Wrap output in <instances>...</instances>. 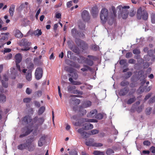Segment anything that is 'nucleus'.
Returning <instances> with one entry per match:
<instances>
[{"mask_svg": "<svg viewBox=\"0 0 155 155\" xmlns=\"http://www.w3.org/2000/svg\"><path fill=\"white\" fill-rule=\"evenodd\" d=\"M15 6L14 5H12L10 6L9 11V13L11 16H13L15 11Z\"/></svg>", "mask_w": 155, "mask_h": 155, "instance_id": "nucleus-27", "label": "nucleus"}, {"mask_svg": "<svg viewBox=\"0 0 155 155\" xmlns=\"http://www.w3.org/2000/svg\"><path fill=\"white\" fill-rule=\"evenodd\" d=\"M69 76H71L74 79L76 80L78 78V75L76 72H74L72 74H68Z\"/></svg>", "mask_w": 155, "mask_h": 155, "instance_id": "nucleus-39", "label": "nucleus"}, {"mask_svg": "<svg viewBox=\"0 0 155 155\" xmlns=\"http://www.w3.org/2000/svg\"><path fill=\"white\" fill-rule=\"evenodd\" d=\"M132 74V73L131 71H128L124 74V78L125 79H127L130 77Z\"/></svg>", "mask_w": 155, "mask_h": 155, "instance_id": "nucleus-32", "label": "nucleus"}, {"mask_svg": "<svg viewBox=\"0 0 155 155\" xmlns=\"http://www.w3.org/2000/svg\"><path fill=\"white\" fill-rule=\"evenodd\" d=\"M28 146L27 145V143H21L19 144L18 146V148L19 150H23L25 149L26 147Z\"/></svg>", "mask_w": 155, "mask_h": 155, "instance_id": "nucleus-24", "label": "nucleus"}, {"mask_svg": "<svg viewBox=\"0 0 155 155\" xmlns=\"http://www.w3.org/2000/svg\"><path fill=\"white\" fill-rule=\"evenodd\" d=\"M83 67H84V68L81 69V70L83 72L87 71L88 70L90 71L91 70V68L87 65L84 64L83 65Z\"/></svg>", "mask_w": 155, "mask_h": 155, "instance_id": "nucleus-28", "label": "nucleus"}, {"mask_svg": "<svg viewBox=\"0 0 155 155\" xmlns=\"http://www.w3.org/2000/svg\"><path fill=\"white\" fill-rule=\"evenodd\" d=\"M99 47L98 46L96 45H92V49L93 50L96 51L97 50Z\"/></svg>", "mask_w": 155, "mask_h": 155, "instance_id": "nucleus-56", "label": "nucleus"}, {"mask_svg": "<svg viewBox=\"0 0 155 155\" xmlns=\"http://www.w3.org/2000/svg\"><path fill=\"white\" fill-rule=\"evenodd\" d=\"M143 144L144 145L149 146L150 144V142L148 140H145L143 142Z\"/></svg>", "mask_w": 155, "mask_h": 155, "instance_id": "nucleus-62", "label": "nucleus"}, {"mask_svg": "<svg viewBox=\"0 0 155 155\" xmlns=\"http://www.w3.org/2000/svg\"><path fill=\"white\" fill-rule=\"evenodd\" d=\"M71 49L75 53L79 54L80 53V50L76 45L73 46L71 48Z\"/></svg>", "mask_w": 155, "mask_h": 155, "instance_id": "nucleus-22", "label": "nucleus"}, {"mask_svg": "<svg viewBox=\"0 0 155 155\" xmlns=\"http://www.w3.org/2000/svg\"><path fill=\"white\" fill-rule=\"evenodd\" d=\"M137 17L139 20H140L142 18L144 21L147 20L148 18L147 12L144 10L142 11L141 8H139L137 12Z\"/></svg>", "mask_w": 155, "mask_h": 155, "instance_id": "nucleus-1", "label": "nucleus"}, {"mask_svg": "<svg viewBox=\"0 0 155 155\" xmlns=\"http://www.w3.org/2000/svg\"><path fill=\"white\" fill-rule=\"evenodd\" d=\"M136 13V11L131 10L129 13V16L131 17H133L135 15Z\"/></svg>", "mask_w": 155, "mask_h": 155, "instance_id": "nucleus-55", "label": "nucleus"}, {"mask_svg": "<svg viewBox=\"0 0 155 155\" xmlns=\"http://www.w3.org/2000/svg\"><path fill=\"white\" fill-rule=\"evenodd\" d=\"M67 61L68 62H70V64L68 63L67 62V64L71 66L76 68H79L80 67V65L75 62H73L69 60H68Z\"/></svg>", "mask_w": 155, "mask_h": 155, "instance_id": "nucleus-16", "label": "nucleus"}, {"mask_svg": "<svg viewBox=\"0 0 155 155\" xmlns=\"http://www.w3.org/2000/svg\"><path fill=\"white\" fill-rule=\"evenodd\" d=\"M114 153V150L111 149L109 148L106 151V153L107 155H112Z\"/></svg>", "mask_w": 155, "mask_h": 155, "instance_id": "nucleus-41", "label": "nucleus"}, {"mask_svg": "<svg viewBox=\"0 0 155 155\" xmlns=\"http://www.w3.org/2000/svg\"><path fill=\"white\" fill-rule=\"evenodd\" d=\"M132 56V54L131 52H129L127 53L126 54V57L127 58H129L130 57H131Z\"/></svg>", "mask_w": 155, "mask_h": 155, "instance_id": "nucleus-63", "label": "nucleus"}, {"mask_svg": "<svg viewBox=\"0 0 155 155\" xmlns=\"http://www.w3.org/2000/svg\"><path fill=\"white\" fill-rule=\"evenodd\" d=\"M72 93L74 94H78L80 95H82L83 93L82 91H80L78 90H74V91L72 92Z\"/></svg>", "mask_w": 155, "mask_h": 155, "instance_id": "nucleus-50", "label": "nucleus"}, {"mask_svg": "<svg viewBox=\"0 0 155 155\" xmlns=\"http://www.w3.org/2000/svg\"><path fill=\"white\" fill-rule=\"evenodd\" d=\"M129 84V83L128 81H121L120 85L121 86L125 87L128 86Z\"/></svg>", "mask_w": 155, "mask_h": 155, "instance_id": "nucleus-36", "label": "nucleus"}, {"mask_svg": "<svg viewBox=\"0 0 155 155\" xmlns=\"http://www.w3.org/2000/svg\"><path fill=\"white\" fill-rule=\"evenodd\" d=\"M99 132V130L96 129H93L90 131V135H94L97 134Z\"/></svg>", "mask_w": 155, "mask_h": 155, "instance_id": "nucleus-43", "label": "nucleus"}, {"mask_svg": "<svg viewBox=\"0 0 155 155\" xmlns=\"http://www.w3.org/2000/svg\"><path fill=\"white\" fill-rule=\"evenodd\" d=\"M22 120L26 124H28L31 122L32 119L31 116L27 115L23 118Z\"/></svg>", "mask_w": 155, "mask_h": 155, "instance_id": "nucleus-14", "label": "nucleus"}, {"mask_svg": "<svg viewBox=\"0 0 155 155\" xmlns=\"http://www.w3.org/2000/svg\"><path fill=\"white\" fill-rule=\"evenodd\" d=\"M151 21L152 23H155V14L152 13L151 15Z\"/></svg>", "mask_w": 155, "mask_h": 155, "instance_id": "nucleus-46", "label": "nucleus"}, {"mask_svg": "<svg viewBox=\"0 0 155 155\" xmlns=\"http://www.w3.org/2000/svg\"><path fill=\"white\" fill-rule=\"evenodd\" d=\"M67 88L68 91L72 93V92L75 89L76 87L74 86L69 85L68 87Z\"/></svg>", "mask_w": 155, "mask_h": 155, "instance_id": "nucleus-29", "label": "nucleus"}, {"mask_svg": "<svg viewBox=\"0 0 155 155\" xmlns=\"http://www.w3.org/2000/svg\"><path fill=\"white\" fill-rule=\"evenodd\" d=\"M43 75V70L41 68H38L36 69L35 72V76L37 80L40 79Z\"/></svg>", "mask_w": 155, "mask_h": 155, "instance_id": "nucleus-9", "label": "nucleus"}, {"mask_svg": "<svg viewBox=\"0 0 155 155\" xmlns=\"http://www.w3.org/2000/svg\"><path fill=\"white\" fill-rule=\"evenodd\" d=\"M87 57L89 59L86 58L85 63L88 66H92L94 64L93 60H95L97 59L96 57L91 55H88Z\"/></svg>", "mask_w": 155, "mask_h": 155, "instance_id": "nucleus-6", "label": "nucleus"}, {"mask_svg": "<svg viewBox=\"0 0 155 155\" xmlns=\"http://www.w3.org/2000/svg\"><path fill=\"white\" fill-rule=\"evenodd\" d=\"M27 69H23L22 70V72L25 74V78L26 80L28 81H31L32 80V71L31 70H28L27 71Z\"/></svg>", "mask_w": 155, "mask_h": 155, "instance_id": "nucleus-7", "label": "nucleus"}, {"mask_svg": "<svg viewBox=\"0 0 155 155\" xmlns=\"http://www.w3.org/2000/svg\"><path fill=\"white\" fill-rule=\"evenodd\" d=\"M42 33L41 31V30L39 29H38L36 30H35L33 32V34L34 35L37 36H39L41 35Z\"/></svg>", "mask_w": 155, "mask_h": 155, "instance_id": "nucleus-34", "label": "nucleus"}, {"mask_svg": "<svg viewBox=\"0 0 155 155\" xmlns=\"http://www.w3.org/2000/svg\"><path fill=\"white\" fill-rule=\"evenodd\" d=\"M155 101V97H153L150 98L148 102L149 104L152 103Z\"/></svg>", "mask_w": 155, "mask_h": 155, "instance_id": "nucleus-64", "label": "nucleus"}, {"mask_svg": "<svg viewBox=\"0 0 155 155\" xmlns=\"http://www.w3.org/2000/svg\"><path fill=\"white\" fill-rule=\"evenodd\" d=\"M11 70L12 74H13V76L12 77V78L15 79V78L16 74H17V73L15 72V68L13 67L11 68Z\"/></svg>", "mask_w": 155, "mask_h": 155, "instance_id": "nucleus-37", "label": "nucleus"}, {"mask_svg": "<svg viewBox=\"0 0 155 155\" xmlns=\"http://www.w3.org/2000/svg\"><path fill=\"white\" fill-rule=\"evenodd\" d=\"M79 111L80 113H81L80 115H81L82 116L85 114L87 113V111L86 110L82 108L81 107H79Z\"/></svg>", "mask_w": 155, "mask_h": 155, "instance_id": "nucleus-33", "label": "nucleus"}, {"mask_svg": "<svg viewBox=\"0 0 155 155\" xmlns=\"http://www.w3.org/2000/svg\"><path fill=\"white\" fill-rule=\"evenodd\" d=\"M133 52L134 54H140V51L139 49L135 48L134 49L133 51Z\"/></svg>", "mask_w": 155, "mask_h": 155, "instance_id": "nucleus-47", "label": "nucleus"}, {"mask_svg": "<svg viewBox=\"0 0 155 155\" xmlns=\"http://www.w3.org/2000/svg\"><path fill=\"white\" fill-rule=\"evenodd\" d=\"M97 113V111L96 109L92 110L90 113L88 114L87 116L92 118H95L96 114Z\"/></svg>", "mask_w": 155, "mask_h": 155, "instance_id": "nucleus-15", "label": "nucleus"}, {"mask_svg": "<svg viewBox=\"0 0 155 155\" xmlns=\"http://www.w3.org/2000/svg\"><path fill=\"white\" fill-rule=\"evenodd\" d=\"M104 117L103 114L102 113H98L96 114L95 118L98 120L102 119Z\"/></svg>", "mask_w": 155, "mask_h": 155, "instance_id": "nucleus-38", "label": "nucleus"}, {"mask_svg": "<svg viewBox=\"0 0 155 155\" xmlns=\"http://www.w3.org/2000/svg\"><path fill=\"white\" fill-rule=\"evenodd\" d=\"M119 9L121 12V17L123 19H126L128 16V11L127 9L130 8L129 6H123L121 5H119L117 7Z\"/></svg>", "mask_w": 155, "mask_h": 155, "instance_id": "nucleus-3", "label": "nucleus"}, {"mask_svg": "<svg viewBox=\"0 0 155 155\" xmlns=\"http://www.w3.org/2000/svg\"><path fill=\"white\" fill-rule=\"evenodd\" d=\"M45 140V136H42L39 139L38 145L39 147H41L43 145V143L44 142Z\"/></svg>", "mask_w": 155, "mask_h": 155, "instance_id": "nucleus-20", "label": "nucleus"}, {"mask_svg": "<svg viewBox=\"0 0 155 155\" xmlns=\"http://www.w3.org/2000/svg\"><path fill=\"white\" fill-rule=\"evenodd\" d=\"M32 131V130L29 128L28 126L25 127L23 128L21 130L22 132H25V133L20 135L19 137L20 138H22L25 137L29 134Z\"/></svg>", "mask_w": 155, "mask_h": 155, "instance_id": "nucleus-8", "label": "nucleus"}, {"mask_svg": "<svg viewBox=\"0 0 155 155\" xmlns=\"http://www.w3.org/2000/svg\"><path fill=\"white\" fill-rule=\"evenodd\" d=\"M129 89L127 87L120 89L119 92L120 95L124 96L126 95L129 92Z\"/></svg>", "mask_w": 155, "mask_h": 155, "instance_id": "nucleus-12", "label": "nucleus"}, {"mask_svg": "<svg viewBox=\"0 0 155 155\" xmlns=\"http://www.w3.org/2000/svg\"><path fill=\"white\" fill-rule=\"evenodd\" d=\"M78 31L75 28H73L71 30V33L72 36L74 37H77Z\"/></svg>", "mask_w": 155, "mask_h": 155, "instance_id": "nucleus-26", "label": "nucleus"}, {"mask_svg": "<svg viewBox=\"0 0 155 155\" xmlns=\"http://www.w3.org/2000/svg\"><path fill=\"white\" fill-rule=\"evenodd\" d=\"M33 138H30L27 140L26 143H27V148L29 152H31L34 151L35 147V145L33 143L32 144V142L33 141Z\"/></svg>", "mask_w": 155, "mask_h": 155, "instance_id": "nucleus-5", "label": "nucleus"}, {"mask_svg": "<svg viewBox=\"0 0 155 155\" xmlns=\"http://www.w3.org/2000/svg\"><path fill=\"white\" fill-rule=\"evenodd\" d=\"M85 121L87 122H97V120H96L95 119H85Z\"/></svg>", "mask_w": 155, "mask_h": 155, "instance_id": "nucleus-53", "label": "nucleus"}, {"mask_svg": "<svg viewBox=\"0 0 155 155\" xmlns=\"http://www.w3.org/2000/svg\"><path fill=\"white\" fill-rule=\"evenodd\" d=\"M144 73V71L142 70H141L138 71V74L139 75H141L140 78H145L144 75L143 74Z\"/></svg>", "mask_w": 155, "mask_h": 155, "instance_id": "nucleus-48", "label": "nucleus"}, {"mask_svg": "<svg viewBox=\"0 0 155 155\" xmlns=\"http://www.w3.org/2000/svg\"><path fill=\"white\" fill-rule=\"evenodd\" d=\"M15 36L16 38H20L23 36V34L19 30L16 29L15 31Z\"/></svg>", "mask_w": 155, "mask_h": 155, "instance_id": "nucleus-18", "label": "nucleus"}, {"mask_svg": "<svg viewBox=\"0 0 155 155\" xmlns=\"http://www.w3.org/2000/svg\"><path fill=\"white\" fill-rule=\"evenodd\" d=\"M82 43L80 46L83 50H85L87 49L88 48V45L84 41L82 42Z\"/></svg>", "mask_w": 155, "mask_h": 155, "instance_id": "nucleus-30", "label": "nucleus"}, {"mask_svg": "<svg viewBox=\"0 0 155 155\" xmlns=\"http://www.w3.org/2000/svg\"><path fill=\"white\" fill-rule=\"evenodd\" d=\"M152 110V108L151 107H148L146 109V114L147 115H149L150 114V111Z\"/></svg>", "mask_w": 155, "mask_h": 155, "instance_id": "nucleus-61", "label": "nucleus"}, {"mask_svg": "<svg viewBox=\"0 0 155 155\" xmlns=\"http://www.w3.org/2000/svg\"><path fill=\"white\" fill-rule=\"evenodd\" d=\"M81 16L82 19L85 21H88L90 19L89 12L86 10H84L83 11Z\"/></svg>", "mask_w": 155, "mask_h": 155, "instance_id": "nucleus-10", "label": "nucleus"}, {"mask_svg": "<svg viewBox=\"0 0 155 155\" xmlns=\"http://www.w3.org/2000/svg\"><path fill=\"white\" fill-rule=\"evenodd\" d=\"M79 28L81 30H84L85 28V25L84 24L81 23L79 25Z\"/></svg>", "mask_w": 155, "mask_h": 155, "instance_id": "nucleus-59", "label": "nucleus"}, {"mask_svg": "<svg viewBox=\"0 0 155 155\" xmlns=\"http://www.w3.org/2000/svg\"><path fill=\"white\" fill-rule=\"evenodd\" d=\"M83 41H84L80 39H76L75 40V43L78 46H81V45L82 43V42H83Z\"/></svg>", "mask_w": 155, "mask_h": 155, "instance_id": "nucleus-40", "label": "nucleus"}, {"mask_svg": "<svg viewBox=\"0 0 155 155\" xmlns=\"http://www.w3.org/2000/svg\"><path fill=\"white\" fill-rule=\"evenodd\" d=\"M84 36L85 35L83 33L79 31L77 35V37L84 38Z\"/></svg>", "mask_w": 155, "mask_h": 155, "instance_id": "nucleus-60", "label": "nucleus"}, {"mask_svg": "<svg viewBox=\"0 0 155 155\" xmlns=\"http://www.w3.org/2000/svg\"><path fill=\"white\" fill-rule=\"evenodd\" d=\"M70 155H78L77 151L75 150H72L69 152Z\"/></svg>", "mask_w": 155, "mask_h": 155, "instance_id": "nucleus-51", "label": "nucleus"}, {"mask_svg": "<svg viewBox=\"0 0 155 155\" xmlns=\"http://www.w3.org/2000/svg\"><path fill=\"white\" fill-rule=\"evenodd\" d=\"M131 80L132 82L130 84V87L131 88L136 87L137 86V83L134 81H133L132 79H131Z\"/></svg>", "mask_w": 155, "mask_h": 155, "instance_id": "nucleus-45", "label": "nucleus"}, {"mask_svg": "<svg viewBox=\"0 0 155 155\" xmlns=\"http://www.w3.org/2000/svg\"><path fill=\"white\" fill-rule=\"evenodd\" d=\"M45 107H44L42 106L41 107L38 111V114L39 115L41 114L45 111Z\"/></svg>", "mask_w": 155, "mask_h": 155, "instance_id": "nucleus-42", "label": "nucleus"}, {"mask_svg": "<svg viewBox=\"0 0 155 155\" xmlns=\"http://www.w3.org/2000/svg\"><path fill=\"white\" fill-rule=\"evenodd\" d=\"M84 104L86 107H88L91 105V102L90 101H87Z\"/></svg>", "mask_w": 155, "mask_h": 155, "instance_id": "nucleus-52", "label": "nucleus"}, {"mask_svg": "<svg viewBox=\"0 0 155 155\" xmlns=\"http://www.w3.org/2000/svg\"><path fill=\"white\" fill-rule=\"evenodd\" d=\"M136 100V98L134 96L130 98L127 101V103L128 104H130L134 103Z\"/></svg>", "mask_w": 155, "mask_h": 155, "instance_id": "nucleus-31", "label": "nucleus"}, {"mask_svg": "<svg viewBox=\"0 0 155 155\" xmlns=\"http://www.w3.org/2000/svg\"><path fill=\"white\" fill-rule=\"evenodd\" d=\"M34 64L32 63H31L29 64L27 68H28V70H31L32 71V70L34 68Z\"/></svg>", "mask_w": 155, "mask_h": 155, "instance_id": "nucleus-49", "label": "nucleus"}, {"mask_svg": "<svg viewBox=\"0 0 155 155\" xmlns=\"http://www.w3.org/2000/svg\"><path fill=\"white\" fill-rule=\"evenodd\" d=\"M84 129L85 130L92 129L93 127V125L89 123H86L84 125Z\"/></svg>", "mask_w": 155, "mask_h": 155, "instance_id": "nucleus-23", "label": "nucleus"}, {"mask_svg": "<svg viewBox=\"0 0 155 155\" xmlns=\"http://www.w3.org/2000/svg\"><path fill=\"white\" fill-rule=\"evenodd\" d=\"M3 78L5 81L2 80L1 82L3 86L5 88H7L8 87V83L6 81L8 80V76L6 74H4L3 76Z\"/></svg>", "mask_w": 155, "mask_h": 155, "instance_id": "nucleus-11", "label": "nucleus"}, {"mask_svg": "<svg viewBox=\"0 0 155 155\" xmlns=\"http://www.w3.org/2000/svg\"><path fill=\"white\" fill-rule=\"evenodd\" d=\"M100 18L101 22L105 24L108 18V11L105 8H104L101 10L100 13Z\"/></svg>", "mask_w": 155, "mask_h": 155, "instance_id": "nucleus-2", "label": "nucleus"}, {"mask_svg": "<svg viewBox=\"0 0 155 155\" xmlns=\"http://www.w3.org/2000/svg\"><path fill=\"white\" fill-rule=\"evenodd\" d=\"M94 140L93 138H90L89 139L85 142V144L87 146H93L94 143Z\"/></svg>", "mask_w": 155, "mask_h": 155, "instance_id": "nucleus-17", "label": "nucleus"}, {"mask_svg": "<svg viewBox=\"0 0 155 155\" xmlns=\"http://www.w3.org/2000/svg\"><path fill=\"white\" fill-rule=\"evenodd\" d=\"M6 101V97L4 94H0V102L4 103Z\"/></svg>", "mask_w": 155, "mask_h": 155, "instance_id": "nucleus-35", "label": "nucleus"}, {"mask_svg": "<svg viewBox=\"0 0 155 155\" xmlns=\"http://www.w3.org/2000/svg\"><path fill=\"white\" fill-rule=\"evenodd\" d=\"M31 99L30 98H25L23 99V102L25 103H28L30 102Z\"/></svg>", "mask_w": 155, "mask_h": 155, "instance_id": "nucleus-57", "label": "nucleus"}, {"mask_svg": "<svg viewBox=\"0 0 155 155\" xmlns=\"http://www.w3.org/2000/svg\"><path fill=\"white\" fill-rule=\"evenodd\" d=\"M91 12L93 17L96 18L98 15L99 10L96 6H95L92 8Z\"/></svg>", "mask_w": 155, "mask_h": 155, "instance_id": "nucleus-13", "label": "nucleus"}, {"mask_svg": "<svg viewBox=\"0 0 155 155\" xmlns=\"http://www.w3.org/2000/svg\"><path fill=\"white\" fill-rule=\"evenodd\" d=\"M86 59V58L80 55L79 58H77V60L79 63H85Z\"/></svg>", "mask_w": 155, "mask_h": 155, "instance_id": "nucleus-21", "label": "nucleus"}, {"mask_svg": "<svg viewBox=\"0 0 155 155\" xmlns=\"http://www.w3.org/2000/svg\"><path fill=\"white\" fill-rule=\"evenodd\" d=\"M89 134L87 132L84 131L81 135L83 138H87Z\"/></svg>", "mask_w": 155, "mask_h": 155, "instance_id": "nucleus-58", "label": "nucleus"}, {"mask_svg": "<svg viewBox=\"0 0 155 155\" xmlns=\"http://www.w3.org/2000/svg\"><path fill=\"white\" fill-rule=\"evenodd\" d=\"M143 105H141L140 106L136 108V110L137 112L139 113L142 111V110L143 108Z\"/></svg>", "mask_w": 155, "mask_h": 155, "instance_id": "nucleus-44", "label": "nucleus"}, {"mask_svg": "<svg viewBox=\"0 0 155 155\" xmlns=\"http://www.w3.org/2000/svg\"><path fill=\"white\" fill-rule=\"evenodd\" d=\"M30 44L27 40L25 38L22 39L20 42V45L21 46H27Z\"/></svg>", "mask_w": 155, "mask_h": 155, "instance_id": "nucleus-19", "label": "nucleus"}, {"mask_svg": "<svg viewBox=\"0 0 155 155\" xmlns=\"http://www.w3.org/2000/svg\"><path fill=\"white\" fill-rule=\"evenodd\" d=\"M29 3L27 2H25V3L21 4L19 7V8L21 10L25 8H28V6Z\"/></svg>", "mask_w": 155, "mask_h": 155, "instance_id": "nucleus-25", "label": "nucleus"}, {"mask_svg": "<svg viewBox=\"0 0 155 155\" xmlns=\"http://www.w3.org/2000/svg\"><path fill=\"white\" fill-rule=\"evenodd\" d=\"M93 154L95 155H102L103 152L99 151H94Z\"/></svg>", "mask_w": 155, "mask_h": 155, "instance_id": "nucleus-54", "label": "nucleus"}, {"mask_svg": "<svg viewBox=\"0 0 155 155\" xmlns=\"http://www.w3.org/2000/svg\"><path fill=\"white\" fill-rule=\"evenodd\" d=\"M15 61L16 63V67L18 71L21 72L20 66L19 63L21 62L22 59V55L20 53H18L16 54L15 56Z\"/></svg>", "mask_w": 155, "mask_h": 155, "instance_id": "nucleus-4", "label": "nucleus"}]
</instances>
